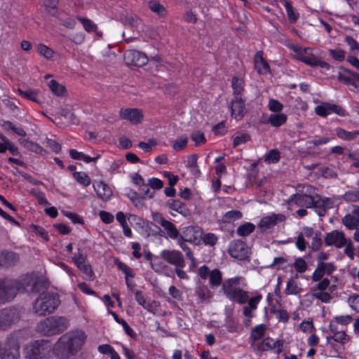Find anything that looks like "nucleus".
Masks as SVG:
<instances>
[{
	"instance_id": "nucleus-64",
	"label": "nucleus",
	"mask_w": 359,
	"mask_h": 359,
	"mask_svg": "<svg viewBox=\"0 0 359 359\" xmlns=\"http://www.w3.org/2000/svg\"><path fill=\"white\" fill-rule=\"evenodd\" d=\"M348 302L352 309L359 312V295L353 294L350 296L348 298Z\"/></svg>"
},
{
	"instance_id": "nucleus-13",
	"label": "nucleus",
	"mask_w": 359,
	"mask_h": 359,
	"mask_svg": "<svg viewBox=\"0 0 359 359\" xmlns=\"http://www.w3.org/2000/svg\"><path fill=\"white\" fill-rule=\"evenodd\" d=\"M124 60L128 65L142 67L147 64L149 59L146 54L135 50H126Z\"/></svg>"
},
{
	"instance_id": "nucleus-33",
	"label": "nucleus",
	"mask_w": 359,
	"mask_h": 359,
	"mask_svg": "<svg viewBox=\"0 0 359 359\" xmlns=\"http://www.w3.org/2000/svg\"><path fill=\"white\" fill-rule=\"evenodd\" d=\"M111 313L112 316L114 317V320L119 324H121L124 331L126 333L130 336L132 338H135L136 337L135 332L133 331L132 328L130 327V326L128 325L126 321L123 320V318H120L116 313H115L113 311H111Z\"/></svg>"
},
{
	"instance_id": "nucleus-52",
	"label": "nucleus",
	"mask_w": 359,
	"mask_h": 359,
	"mask_svg": "<svg viewBox=\"0 0 359 359\" xmlns=\"http://www.w3.org/2000/svg\"><path fill=\"white\" fill-rule=\"evenodd\" d=\"M344 201L348 202H355L359 201V190L348 191L343 196Z\"/></svg>"
},
{
	"instance_id": "nucleus-5",
	"label": "nucleus",
	"mask_w": 359,
	"mask_h": 359,
	"mask_svg": "<svg viewBox=\"0 0 359 359\" xmlns=\"http://www.w3.org/2000/svg\"><path fill=\"white\" fill-rule=\"evenodd\" d=\"M14 284V296L16 297L18 292L28 293L41 292L43 283L33 276L26 275L21 279H12Z\"/></svg>"
},
{
	"instance_id": "nucleus-14",
	"label": "nucleus",
	"mask_w": 359,
	"mask_h": 359,
	"mask_svg": "<svg viewBox=\"0 0 359 359\" xmlns=\"http://www.w3.org/2000/svg\"><path fill=\"white\" fill-rule=\"evenodd\" d=\"M160 257L177 267H184V260L182 254L180 251L164 250L161 251Z\"/></svg>"
},
{
	"instance_id": "nucleus-12",
	"label": "nucleus",
	"mask_w": 359,
	"mask_h": 359,
	"mask_svg": "<svg viewBox=\"0 0 359 359\" xmlns=\"http://www.w3.org/2000/svg\"><path fill=\"white\" fill-rule=\"evenodd\" d=\"M19 320L16 309L6 308L0 311V330H6Z\"/></svg>"
},
{
	"instance_id": "nucleus-31",
	"label": "nucleus",
	"mask_w": 359,
	"mask_h": 359,
	"mask_svg": "<svg viewBox=\"0 0 359 359\" xmlns=\"http://www.w3.org/2000/svg\"><path fill=\"white\" fill-rule=\"evenodd\" d=\"M162 227L166 231L170 238L178 240L180 234L174 224L167 220Z\"/></svg>"
},
{
	"instance_id": "nucleus-30",
	"label": "nucleus",
	"mask_w": 359,
	"mask_h": 359,
	"mask_svg": "<svg viewBox=\"0 0 359 359\" xmlns=\"http://www.w3.org/2000/svg\"><path fill=\"white\" fill-rule=\"evenodd\" d=\"M209 279L210 283L212 287H218L222 284V275L218 269H215L210 271Z\"/></svg>"
},
{
	"instance_id": "nucleus-58",
	"label": "nucleus",
	"mask_w": 359,
	"mask_h": 359,
	"mask_svg": "<svg viewBox=\"0 0 359 359\" xmlns=\"http://www.w3.org/2000/svg\"><path fill=\"white\" fill-rule=\"evenodd\" d=\"M156 144V141L154 139H149L148 142H140L138 144L140 148L145 152H149L152 150V147Z\"/></svg>"
},
{
	"instance_id": "nucleus-26",
	"label": "nucleus",
	"mask_w": 359,
	"mask_h": 359,
	"mask_svg": "<svg viewBox=\"0 0 359 359\" xmlns=\"http://www.w3.org/2000/svg\"><path fill=\"white\" fill-rule=\"evenodd\" d=\"M302 290V289L299 287L297 281H295L293 278H291L287 282L285 293L287 295H297L301 292Z\"/></svg>"
},
{
	"instance_id": "nucleus-60",
	"label": "nucleus",
	"mask_w": 359,
	"mask_h": 359,
	"mask_svg": "<svg viewBox=\"0 0 359 359\" xmlns=\"http://www.w3.org/2000/svg\"><path fill=\"white\" fill-rule=\"evenodd\" d=\"M330 55L333 59L337 61H343L345 58V51L339 49V50H333L330 49L329 50Z\"/></svg>"
},
{
	"instance_id": "nucleus-62",
	"label": "nucleus",
	"mask_w": 359,
	"mask_h": 359,
	"mask_svg": "<svg viewBox=\"0 0 359 359\" xmlns=\"http://www.w3.org/2000/svg\"><path fill=\"white\" fill-rule=\"evenodd\" d=\"M147 184L153 189H161L163 187V181L155 177L149 179Z\"/></svg>"
},
{
	"instance_id": "nucleus-24",
	"label": "nucleus",
	"mask_w": 359,
	"mask_h": 359,
	"mask_svg": "<svg viewBox=\"0 0 359 359\" xmlns=\"http://www.w3.org/2000/svg\"><path fill=\"white\" fill-rule=\"evenodd\" d=\"M255 69L259 74H264L269 70V65L263 58L262 51H259L255 54Z\"/></svg>"
},
{
	"instance_id": "nucleus-37",
	"label": "nucleus",
	"mask_w": 359,
	"mask_h": 359,
	"mask_svg": "<svg viewBox=\"0 0 359 359\" xmlns=\"http://www.w3.org/2000/svg\"><path fill=\"white\" fill-rule=\"evenodd\" d=\"M196 294L201 301L209 299L212 297V293L205 285H200L196 289Z\"/></svg>"
},
{
	"instance_id": "nucleus-49",
	"label": "nucleus",
	"mask_w": 359,
	"mask_h": 359,
	"mask_svg": "<svg viewBox=\"0 0 359 359\" xmlns=\"http://www.w3.org/2000/svg\"><path fill=\"white\" fill-rule=\"evenodd\" d=\"M115 264L117 265L118 269L125 273L126 278L131 277L133 278L135 276L133 270L128 267L126 264L121 262L118 259L115 260Z\"/></svg>"
},
{
	"instance_id": "nucleus-48",
	"label": "nucleus",
	"mask_w": 359,
	"mask_h": 359,
	"mask_svg": "<svg viewBox=\"0 0 359 359\" xmlns=\"http://www.w3.org/2000/svg\"><path fill=\"white\" fill-rule=\"evenodd\" d=\"M268 107L269 110L274 113H280L283 109V104L275 99L269 100Z\"/></svg>"
},
{
	"instance_id": "nucleus-10",
	"label": "nucleus",
	"mask_w": 359,
	"mask_h": 359,
	"mask_svg": "<svg viewBox=\"0 0 359 359\" xmlns=\"http://www.w3.org/2000/svg\"><path fill=\"white\" fill-rule=\"evenodd\" d=\"M228 252L233 258L244 260L248 257L249 248L241 240L232 241L229 247Z\"/></svg>"
},
{
	"instance_id": "nucleus-43",
	"label": "nucleus",
	"mask_w": 359,
	"mask_h": 359,
	"mask_svg": "<svg viewBox=\"0 0 359 359\" xmlns=\"http://www.w3.org/2000/svg\"><path fill=\"white\" fill-rule=\"evenodd\" d=\"M76 265L81 271H82L86 278L90 279L92 278L93 273L90 265L88 264L86 261L84 262H79Z\"/></svg>"
},
{
	"instance_id": "nucleus-1",
	"label": "nucleus",
	"mask_w": 359,
	"mask_h": 359,
	"mask_svg": "<svg viewBox=\"0 0 359 359\" xmlns=\"http://www.w3.org/2000/svg\"><path fill=\"white\" fill-rule=\"evenodd\" d=\"M85 334L82 331L68 332L62 335L55 344L54 350L62 358L75 355L83 344Z\"/></svg>"
},
{
	"instance_id": "nucleus-61",
	"label": "nucleus",
	"mask_w": 359,
	"mask_h": 359,
	"mask_svg": "<svg viewBox=\"0 0 359 359\" xmlns=\"http://www.w3.org/2000/svg\"><path fill=\"white\" fill-rule=\"evenodd\" d=\"M188 138L187 137H182L178 138L173 144V149L176 151L183 149L187 144Z\"/></svg>"
},
{
	"instance_id": "nucleus-22",
	"label": "nucleus",
	"mask_w": 359,
	"mask_h": 359,
	"mask_svg": "<svg viewBox=\"0 0 359 359\" xmlns=\"http://www.w3.org/2000/svg\"><path fill=\"white\" fill-rule=\"evenodd\" d=\"M285 219L283 215L273 214L270 216L263 217L259 223L260 228L269 229L276 224L278 222H283Z\"/></svg>"
},
{
	"instance_id": "nucleus-7",
	"label": "nucleus",
	"mask_w": 359,
	"mask_h": 359,
	"mask_svg": "<svg viewBox=\"0 0 359 359\" xmlns=\"http://www.w3.org/2000/svg\"><path fill=\"white\" fill-rule=\"evenodd\" d=\"M304 189L303 193L292 195L290 201H294L296 205L300 207L312 208L314 204L313 194L315 193L316 189L311 185L306 186Z\"/></svg>"
},
{
	"instance_id": "nucleus-46",
	"label": "nucleus",
	"mask_w": 359,
	"mask_h": 359,
	"mask_svg": "<svg viewBox=\"0 0 359 359\" xmlns=\"http://www.w3.org/2000/svg\"><path fill=\"white\" fill-rule=\"evenodd\" d=\"M325 273L324 263L318 264L317 267L311 276V279L315 282L319 281Z\"/></svg>"
},
{
	"instance_id": "nucleus-59",
	"label": "nucleus",
	"mask_w": 359,
	"mask_h": 359,
	"mask_svg": "<svg viewBox=\"0 0 359 359\" xmlns=\"http://www.w3.org/2000/svg\"><path fill=\"white\" fill-rule=\"evenodd\" d=\"M313 297L325 303H328L331 300V295L328 292L324 291L314 292L313 294Z\"/></svg>"
},
{
	"instance_id": "nucleus-41",
	"label": "nucleus",
	"mask_w": 359,
	"mask_h": 359,
	"mask_svg": "<svg viewBox=\"0 0 359 359\" xmlns=\"http://www.w3.org/2000/svg\"><path fill=\"white\" fill-rule=\"evenodd\" d=\"M242 217V213L239 210H231L225 213L223 217L224 222H231Z\"/></svg>"
},
{
	"instance_id": "nucleus-32",
	"label": "nucleus",
	"mask_w": 359,
	"mask_h": 359,
	"mask_svg": "<svg viewBox=\"0 0 359 359\" xmlns=\"http://www.w3.org/2000/svg\"><path fill=\"white\" fill-rule=\"evenodd\" d=\"M284 6L286 9L288 20L291 23H294L299 18V13L294 11L290 2L288 0H283Z\"/></svg>"
},
{
	"instance_id": "nucleus-54",
	"label": "nucleus",
	"mask_w": 359,
	"mask_h": 359,
	"mask_svg": "<svg viewBox=\"0 0 359 359\" xmlns=\"http://www.w3.org/2000/svg\"><path fill=\"white\" fill-rule=\"evenodd\" d=\"M280 159V152L277 149L271 150L265 156V161L269 163H276Z\"/></svg>"
},
{
	"instance_id": "nucleus-3",
	"label": "nucleus",
	"mask_w": 359,
	"mask_h": 359,
	"mask_svg": "<svg viewBox=\"0 0 359 359\" xmlns=\"http://www.w3.org/2000/svg\"><path fill=\"white\" fill-rule=\"evenodd\" d=\"M59 304L60 300L57 294L43 292L33 302V311L39 316H45L53 313Z\"/></svg>"
},
{
	"instance_id": "nucleus-39",
	"label": "nucleus",
	"mask_w": 359,
	"mask_h": 359,
	"mask_svg": "<svg viewBox=\"0 0 359 359\" xmlns=\"http://www.w3.org/2000/svg\"><path fill=\"white\" fill-rule=\"evenodd\" d=\"M73 176L75 180L81 184L87 187L90 184V178L83 172H74Z\"/></svg>"
},
{
	"instance_id": "nucleus-16",
	"label": "nucleus",
	"mask_w": 359,
	"mask_h": 359,
	"mask_svg": "<svg viewBox=\"0 0 359 359\" xmlns=\"http://www.w3.org/2000/svg\"><path fill=\"white\" fill-rule=\"evenodd\" d=\"M121 118L127 120L133 124L140 123L143 119L142 111L137 108L121 109L119 111Z\"/></svg>"
},
{
	"instance_id": "nucleus-11",
	"label": "nucleus",
	"mask_w": 359,
	"mask_h": 359,
	"mask_svg": "<svg viewBox=\"0 0 359 359\" xmlns=\"http://www.w3.org/2000/svg\"><path fill=\"white\" fill-rule=\"evenodd\" d=\"M315 112L317 115L325 117L331 113H335L339 116H346V110L341 106L329 102H323L320 105L315 107Z\"/></svg>"
},
{
	"instance_id": "nucleus-23",
	"label": "nucleus",
	"mask_w": 359,
	"mask_h": 359,
	"mask_svg": "<svg viewBox=\"0 0 359 359\" xmlns=\"http://www.w3.org/2000/svg\"><path fill=\"white\" fill-rule=\"evenodd\" d=\"M287 115L283 113L271 114L266 121V123L270 124L273 127L278 128L287 121Z\"/></svg>"
},
{
	"instance_id": "nucleus-29",
	"label": "nucleus",
	"mask_w": 359,
	"mask_h": 359,
	"mask_svg": "<svg viewBox=\"0 0 359 359\" xmlns=\"http://www.w3.org/2000/svg\"><path fill=\"white\" fill-rule=\"evenodd\" d=\"M330 328L331 332H334V335L332 337H327V341H329L332 338L335 341L341 344H345L346 341H348V337L345 332L337 331V329L332 324H330Z\"/></svg>"
},
{
	"instance_id": "nucleus-63",
	"label": "nucleus",
	"mask_w": 359,
	"mask_h": 359,
	"mask_svg": "<svg viewBox=\"0 0 359 359\" xmlns=\"http://www.w3.org/2000/svg\"><path fill=\"white\" fill-rule=\"evenodd\" d=\"M203 241L205 245L213 246L217 241V237L214 233H207L203 237Z\"/></svg>"
},
{
	"instance_id": "nucleus-6",
	"label": "nucleus",
	"mask_w": 359,
	"mask_h": 359,
	"mask_svg": "<svg viewBox=\"0 0 359 359\" xmlns=\"http://www.w3.org/2000/svg\"><path fill=\"white\" fill-rule=\"evenodd\" d=\"M51 348L48 341L37 340L25 348V357L26 359H45L48 356Z\"/></svg>"
},
{
	"instance_id": "nucleus-28",
	"label": "nucleus",
	"mask_w": 359,
	"mask_h": 359,
	"mask_svg": "<svg viewBox=\"0 0 359 359\" xmlns=\"http://www.w3.org/2000/svg\"><path fill=\"white\" fill-rule=\"evenodd\" d=\"M168 206L180 214L183 215H186L188 210L186 208V205L181 202L180 200H169L167 201Z\"/></svg>"
},
{
	"instance_id": "nucleus-57",
	"label": "nucleus",
	"mask_w": 359,
	"mask_h": 359,
	"mask_svg": "<svg viewBox=\"0 0 359 359\" xmlns=\"http://www.w3.org/2000/svg\"><path fill=\"white\" fill-rule=\"evenodd\" d=\"M60 114L65 118H69L73 124H79V119L76 116L74 113L69 111L68 109H61Z\"/></svg>"
},
{
	"instance_id": "nucleus-20",
	"label": "nucleus",
	"mask_w": 359,
	"mask_h": 359,
	"mask_svg": "<svg viewBox=\"0 0 359 359\" xmlns=\"http://www.w3.org/2000/svg\"><path fill=\"white\" fill-rule=\"evenodd\" d=\"M19 261L18 255L13 252L4 251L0 253V266L4 268L14 266Z\"/></svg>"
},
{
	"instance_id": "nucleus-17",
	"label": "nucleus",
	"mask_w": 359,
	"mask_h": 359,
	"mask_svg": "<svg viewBox=\"0 0 359 359\" xmlns=\"http://www.w3.org/2000/svg\"><path fill=\"white\" fill-rule=\"evenodd\" d=\"M229 108L231 116L237 120L241 119L247 111L242 97H234L230 102Z\"/></svg>"
},
{
	"instance_id": "nucleus-45",
	"label": "nucleus",
	"mask_w": 359,
	"mask_h": 359,
	"mask_svg": "<svg viewBox=\"0 0 359 359\" xmlns=\"http://www.w3.org/2000/svg\"><path fill=\"white\" fill-rule=\"evenodd\" d=\"M336 134L338 137L345 140H352L355 139V133L353 132L346 131L341 128L336 129Z\"/></svg>"
},
{
	"instance_id": "nucleus-18",
	"label": "nucleus",
	"mask_w": 359,
	"mask_h": 359,
	"mask_svg": "<svg viewBox=\"0 0 359 359\" xmlns=\"http://www.w3.org/2000/svg\"><path fill=\"white\" fill-rule=\"evenodd\" d=\"M202 236V229L197 226H189L183 229L182 234L180 236L184 238L187 242H195L201 238Z\"/></svg>"
},
{
	"instance_id": "nucleus-50",
	"label": "nucleus",
	"mask_w": 359,
	"mask_h": 359,
	"mask_svg": "<svg viewBox=\"0 0 359 359\" xmlns=\"http://www.w3.org/2000/svg\"><path fill=\"white\" fill-rule=\"evenodd\" d=\"M293 266L298 273H304L307 270L308 268L306 262L302 257L297 258L294 263L293 264Z\"/></svg>"
},
{
	"instance_id": "nucleus-9",
	"label": "nucleus",
	"mask_w": 359,
	"mask_h": 359,
	"mask_svg": "<svg viewBox=\"0 0 359 359\" xmlns=\"http://www.w3.org/2000/svg\"><path fill=\"white\" fill-rule=\"evenodd\" d=\"M13 283L11 278H0V304H6L14 299Z\"/></svg>"
},
{
	"instance_id": "nucleus-4",
	"label": "nucleus",
	"mask_w": 359,
	"mask_h": 359,
	"mask_svg": "<svg viewBox=\"0 0 359 359\" xmlns=\"http://www.w3.org/2000/svg\"><path fill=\"white\" fill-rule=\"evenodd\" d=\"M68 327V321L64 317H50L41 321L37 325V330L46 336L57 334Z\"/></svg>"
},
{
	"instance_id": "nucleus-38",
	"label": "nucleus",
	"mask_w": 359,
	"mask_h": 359,
	"mask_svg": "<svg viewBox=\"0 0 359 359\" xmlns=\"http://www.w3.org/2000/svg\"><path fill=\"white\" fill-rule=\"evenodd\" d=\"M255 229L253 224L246 222L237 229V233L241 236H246L251 233Z\"/></svg>"
},
{
	"instance_id": "nucleus-34",
	"label": "nucleus",
	"mask_w": 359,
	"mask_h": 359,
	"mask_svg": "<svg viewBox=\"0 0 359 359\" xmlns=\"http://www.w3.org/2000/svg\"><path fill=\"white\" fill-rule=\"evenodd\" d=\"M290 48L294 53V57L304 62L306 56L309 54V49L302 48V47H299L294 45H291Z\"/></svg>"
},
{
	"instance_id": "nucleus-8",
	"label": "nucleus",
	"mask_w": 359,
	"mask_h": 359,
	"mask_svg": "<svg viewBox=\"0 0 359 359\" xmlns=\"http://www.w3.org/2000/svg\"><path fill=\"white\" fill-rule=\"evenodd\" d=\"M20 346L14 338L8 339L6 342L0 346V359H19Z\"/></svg>"
},
{
	"instance_id": "nucleus-21",
	"label": "nucleus",
	"mask_w": 359,
	"mask_h": 359,
	"mask_svg": "<svg viewBox=\"0 0 359 359\" xmlns=\"http://www.w3.org/2000/svg\"><path fill=\"white\" fill-rule=\"evenodd\" d=\"M93 187L98 197L104 201L109 200L112 196L111 188L102 181L97 182L93 184Z\"/></svg>"
},
{
	"instance_id": "nucleus-27",
	"label": "nucleus",
	"mask_w": 359,
	"mask_h": 359,
	"mask_svg": "<svg viewBox=\"0 0 359 359\" xmlns=\"http://www.w3.org/2000/svg\"><path fill=\"white\" fill-rule=\"evenodd\" d=\"M244 81L242 79L233 77L232 79V88L234 97H242V93L244 90Z\"/></svg>"
},
{
	"instance_id": "nucleus-36",
	"label": "nucleus",
	"mask_w": 359,
	"mask_h": 359,
	"mask_svg": "<svg viewBox=\"0 0 359 359\" xmlns=\"http://www.w3.org/2000/svg\"><path fill=\"white\" fill-rule=\"evenodd\" d=\"M257 349L266 351L275 348L274 340L270 337L265 338L262 342L257 344Z\"/></svg>"
},
{
	"instance_id": "nucleus-51",
	"label": "nucleus",
	"mask_w": 359,
	"mask_h": 359,
	"mask_svg": "<svg viewBox=\"0 0 359 359\" xmlns=\"http://www.w3.org/2000/svg\"><path fill=\"white\" fill-rule=\"evenodd\" d=\"M78 20L82 23L83 27L87 32H94L96 30V25L90 20L81 17H78Z\"/></svg>"
},
{
	"instance_id": "nucleus-47",
	"label": "nucleus",
	"mask_w": 359,
	"mask_h": 359,
	"mask_svg": "<svg viewBox=\"0 0 359 359\" xmlns=\"http://www.w3.org/2000/svg\"><path fill=\"white\" fill-rule=\"evenodd\" d=\"M342 222L349 229H354L358 226L356 219L350 214L346 215L342 219Z\"/></svg>"
},
{
	"instance_id": "nucleus-56",
	"label": "nucleus",
	"mask_w": 359,
	"mask_h": 359,
	"mask_svg": "<svg viewBox=\"0 0 359 359\" xmlns=\"http://www.w3.org/2000/svg\"><path fill=\"white\" fill-rule=\"evenodd\" d=\"M322 243L323 242L321 238V233L319 231L316 232L315 233V236L313 238V241L311 243V248L313 250H318L320 248Z\"/></svg>"
},
{
	"instance_id": "nucleus-42",
	"label": "nucleus",
	"mask_w": 359,
	"mask_h": 359,
	"mask_svg": "<svg viewBox=\"0 0 359 359\" xmlns=\"http://www.w3.org/2000/svg\"><path fill=\"white\" fill-rule=\"evenodd\" d=\"M20 142L25 148L33 152L40 154L43 151L42 147H41L39 145H38L36 143L34 142L23 140L20 141Z\"/></svg>"
},
{
	"instance_id": "nucleus-15",
	"label": "nucleus",
	"mask_w": 359,
	"mask_h": 359,
	"mask_svg": "<svg viewBox=\"0 0 359 359\" xmlns=\"http://www.w3.org/2000/svg\"><path fill=\"white\" fill-rule=\"evenodd\" d=\"M325 243L327 246L334 245L337 248H341L346 245V239L343 232L334 230L327 233Z\"/></svg>"
},
{
	"instance_id": "nucleus-55",
	"label": "nucleus",
	"mask_w": 359,
	"mask_h": 359,
	"mask_svg": "<svg viewBox=\"0 0 359 359\" xmlns=\"http://www.w3.org/2000/svg\"><path fill=\"white\" fill-rule=\"evenodd\" d=\"M37 50L40 55L44 56L47 59H50L53 56V50L43 44H39Z\"/></svg>"
},
{
	"instance_id": "nucleus-35",
	"label": "nucleus",
	"mask_w": 359,
	"mask_h": 359,
	"mask_svg": "<svg viewBox=\"0 0 359 359\" xmlns=\"http://www.w3.org/2000/svg\"><path fill=\"white\" fill-rule=\"evenodd\" d=\"M48 86L50 90L57 96H62L66 92L65 86L60 84L55 80H51L49 82Z\"/></svg>"
},
{
	"instance_id": "nucleus-25",
	"label": "nucleus",
	"mask_w": 359,
	"mask_h": 359,
	"mask_svg": "<svg viewBox=\"0 0 359 359\" xmlns=\"http://www.w3.org/2000/svg\"><path fill=\"white\" fill-rule=\"evenodd\" d=\"M304 63L311 67H320L322 69H325L327 70L330 69V66L327 62L319 60L318 57L311 54L310 53H309L308 55L306 56Z\"/></svg>"
},
{
	"instance_id": "nucleus-40",
	"label": "nucleus",
	"mask_w": 359,
	"mask_h": 359,
	"mask_svg": "<svg viewBox=\"0 0 359 359\" xmlns=\"http://www.w3.org/2000/svg\"><path fill=\"white\" fill-rule=\"evenodd\" d=\"M149 7L153 12L161 16L165 15L166 11L164 6L155 0H151L149 2Z\"/></svg>"
},
{
	"instance_id": "nucleus-53",
	"label": "nucleus",
	"mask_w": 359,
	"mask_h": 359,
	"mask_svg": "<svg viewBox=\"0 0 359 359\" xmlns=\"http://www.w3.org/2000/svg\"><path fill=\"white\" fill-rule=\"evenodd\" d=\"M264 334V326L259 325L252 330L251 337L254 340L261 339Z\"/></svg>"
},
{
	"instance_id": "nucleus-44",
	"label": "nucleus",
	"mask_w": 359,
	"mask_h": 359,
	"mask_svg": "<svg viewBox=\"0 0 359 359\" xmlns=\"http://www.w3.org/2000/svg\"><path fill=\"white\" fill-rule=\"evenodd\" d=\"M20 95L28 100L39 103L37 99V92L35 90L28 89L27 90H22L18 89Z\"/></svg>"
},
{
	"instance_id": "nucleus-2",
	"label": "nucleus",
	"mask_w": 359,
	"mask_h": 359,
	"mask_svg": "<svg viewBox=\"0 0 359 359\" xmlns=\"http://www.w3.org/2000/svg\"><path fill=\"white\" fill-rule=\"evenodd\" d=\"M241 280L240 277L224 280L222 284V290L231 301L243 304L248 299V293L240 287Z\"/></svg>"
},
{
	"instance_id": "nucleus-19",
	"label": "nucleus",
	"mask_w": 359,
	"mask_h": 359,
	"mask_svg": "<svg viewBox=\"0 0 359 359\" xmlns=\"http://www.w3.org/2000/svg\"><path fill=\"white\" fill-rule=\"evenodd\" d=\"M318 199L314 197V204L312 208L316 209L319 216H324L327 209L333 207V201L329 198H321L317 196Z\"/></svg>"
}]
</instances>
